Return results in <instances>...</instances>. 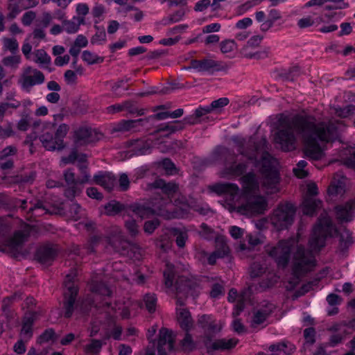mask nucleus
<instances>
[{
	"label": "nucleus",
	"mask_w": 355,
	"mask_h": 355,
	"mask_svg": "<svg viewBox=\"0 0 355 355\" xmlns=\"http://www.w3.org/2000/svg\"><path fill=\"white\" fill-rule=\"evenodd\" d=\"M333 232H336L337 230L334 227L331 218L321 214L309 239L311 250L306 249L302 245H297V240L291 238L280 241L277 246L269 251V255L275 260L277 266L285 268L290 261L292 250L297 246L293 254L292 277L288 282L287 290L294 289L300 282L302 277L313 270L315 266V259L313 251L319 252L324 246L326 239L332 236Z\"/></svg>",
	"instance_id": "nucleus-1"
},
{
	"label": "nucleus",
	"mask_w": 355,
	"mask_h": 355,
	"mask_svg": "<svg viewBox=\"0 0 355 355\" xmlns=\"http://www.w3.org/2000/svg\"><path fill=\"white\" fill-rule=\"evenodd\" d=\"M340 125V123L336 120L315 123V119L311 116L297 114L277 132L275 141L283 150H292L295 148L296 139L293 133L295 131L304 143L305 156L319 160L324 153L318 141L329 142L337 138Z\"/></svg>",
	"instance_id": "nucleus-2"
},
{
	"label": "nucleus",
	"mask_w": 355,
	"mask_h": 355,
	"mask_svg": "<svg viewBox=\"0 0 355 355\" xmlns=\"http://www.w3.org/2000/svg\"><path fill=\"white\" fill-rule=\"evenodd\" d=\"M245 202L238 207L243 214H263L267 207L266 199L258 195L259 184L254 173L250 172L242 177Z\"/></svg>",
	"instance_id": "nucleus-3"
},
{
	"label": "nucleus",
	"mask_w": 355,
	"mask_h": 355,
	"mask_svg": "<svg viewBox=\"0 0 355 355\" xmlns=\"http://www.w3.org/2000/svg\"><path fill=\"white\" fill-rule=\"evenodd\" d=\"M198 326L203 330L204 344L208 352L216 350L230 349L238 343V339L225 338L214 340V338L220 329L219 325L212 315H198L197 318Z\"/></svg>",
	"instance_id": "nucleus-4"
},
{
	"label": "nucleus",
	"mask_w": 355,
	"mask_h": 355,
	"mask_svg": "<svg viewBox=\"0 0 355 355\" xmlns=\"http://www.w3.org/2000/svg\"><path fill=\"white\" fill-rule=\"evenodd\" d=\"M76 273L68 274L64 281V290L62 308L64 317L66 318H70L76 310L78 311L79 307V302L77 301L78 289L73 282Z\"/></svg>",
	"instance_id": "nucleus-5"
},
{
	"label": "nucleus",
	"mask_w": 355,
	"mask_h": 355,
	"mask_svg": "<svg viewBox=\"0 0 355 355\" xmlns=\"http://www.w3.org/2000/svg\"><path fill=\"white\" fill-rule=\"evenodd\" d=\"M295 211L290 202L279 204L270 218L272 225L279 231L287 229L293 223Z\"/></svg>",
	"instance_id": "nucleus-6"
},
{
	"label": "nucleus",
	"mask_w": 355,
	"mask_h": 355,
	"mask_svg": "<svg viewBox=\"0 0 355 355\" xmlns=\"http://www.w3.org/2000/svg\"><path fill=\"white\" fill-rule=\"evenodd\" d=\"M272 156L266 150L262 152L261 157V173L263 175V184L268 189H275L279 182V176L277 171L273 166Z\"/></svg>",
	"instance_id": "nucleus-7"
},
{
	"label": "nucleus",
	"mask_w": 355,
	"mask_h": 355,
	"mask_svg": "<svg viewBox=\"0 0 355 355\" xmlns=\"http://www.w3.org/2000/svg\"><path fill=\"white\" fill-rule=\"evenodd\" d=\"M232 140L238 147V152L240 155L247 157L249 161L256 165L259 163L257 154L267 144L265 138L259 142L250 139L247 144L245 139L238 137H234Z\"/></svg>",
	"instance_id": "nucleus-8"
},
{
	"label": "nucleus",
	"mask_w": 355,
	"mask_h": 355,
	"mask_svg": "<svg viewBox=\"0 0 355 355\" xmlns=\"http://www.w3.org/2000/svg\"><path fill=\"white\" fill-rule=\"evenodd\" d=\"M30 236L29 230H18L7 241L6 248L12 257L17 258L21 254L24 243Z\"/></svg>",
	"instance_id": "nucleus-9"
},
{
	"label": "nucleus",
	"mask_w": 355,
	"mask_h": 355,
	"mask_svg": "<svg viewBox=\"0 0 355 355\" xmlns=\"http://www.w3.org/2000/svg\"><path fill=\"white\" fill-rule=\"evenodd\" d=\"M186 69H193L198 72H207L212 74L215 71H223L225 68L222 66L221 62L206 58L202 60H191L190 66Z\"/></svg>",
	"instance_id": "nucleus-10"
},
{
	"label": "nucleus",
	"mask_w": 355,
	"mask_h": 355,
	"mask_svg": "<svg viewBox=\"0 0 355 355\" xmlns=\"http://www.w3.org/2000/svg\"><path fill=\"white\" fill-rule=\"evenodd\" d=\"M307 192L311 196H308L304 200L302 211L305 215L313 216L320 209L322 201L313 197L318 194V187L315 183L308 184Z\"/></svg>",
	"instance_id": "nucleus-11"
},
{
	"label": "nucleus",
	"mask_w": 355,
	"mask_h": 355,
	"mask_svg": "<svg viewBox=\"0 0 355 355\" xmlns=\"http://www.w3.org/2000/svg\"><path fill=\"white\" fill-rule=\"evenodd\" d=\"M101 137L99 132L89 127H80L75 131V142L78 146L96 142Z\"/></svg>",
	"instance_id": "nucleus-12"
},
{
	"label": "nucleus",
	"mask_w": 355,
	"mask_h": 355,
	"mask_svg": "<svg viewBox=\"0 0 355 355\" xmlns=\"http://www.w3.org/2000/svg\"><path fill=\"white\" fill-rule=\"evenodd\" d=\"M44 80V75L42 72L33 69L31 67H28L21 77V87L29 91L34 85L43 83Z\"/></svg>",
	"instance_id": "nucleus-13"
},
{
	"label": "nucleus",
	"mask_w": 355,
	"mask_h": 355,
	"mask_svg": "<svg viewBox=\"0 0 355 355\" xmlns=\"http://www.w3.org/2000/svg\"><path fill=\"white\" fill-rule=\"evenodd\" d=\"M58 255L57 245L51 243L43 245L37 248L35 258L43 265L50 266Z\"/></svg>",
	"instance_id": "nucleus-14"
},
{
	"label": "nucleus",
	"mask_w": 355,
	"mask_h": 355,
	"mask_svg": "<svg viewBox=\"0 0 355 355\" xmlns=\"http://www.w3.org/2000/svg\"><path fill=\"white\" fill-rule=\"evenodd\" d=\"M174 343L175 339L172 331L166 328H162L159 330L157 343L158 355H168L167 352L173 349Z\"/></svg>",
	"instance_id": "nucleus-15"
},
{
	"label": "nucleus",
	"mask_w": 355,
	"mask_h": 355,
	"mask_svg": "<svg viewBox=\"0 0 355 355\" xmlns=\"http://www.w3.org/2000/svg\"><path fill=\"white\" fill-rule=\"evenodd\" d=\"M63 178L67 186L69 187L64 191L65 196L72 200L78 191V184H79L78 178H76V174L72 168H67L63 172Z\"/></svg>",
	"instance_id": "nucleus-16"
},
{
	"label": "nucleus",
	"mask_w": 355,
	"mask_h": 355,
	"mask_svg": "<svg viewBox=\"0 0 355 355\" xmlns=\"http://www.w3.org/2000/svg\"><path fill=\"white\" fill-rule=\"evenodd\" d=\"M126 146L132 155H143L150 153L151 144L147 140L137 139L128 141Z\"/></svg>",
	"instance_id": "nucleus-17"
},
{
	"label": "nucleus",
	"mask_w": 355,
	"mask_h": 355,
	"mask_svg": "<svg viewBox=\"0 0 355 355\" xmlns=\"http://www.w3.org/2000/svg\"><path fill=\"white\" fill-rule=\"evenodd\" d=\"M175 286L177 295L187 297L189 295H193L196 283L184 276H180L177 279Z\"/></svg>",
	"instance_id": "nucleus-18"
},
{
	"label": "nucleus",
	"mask_w": 355,
	"mask_h": 355,
	"mask_svg": "<svg viewBox=\"0 0 355 355\" xmlns=\"http://www.w3.org/2000/svg\"><path fill=\"white\" fill-rule=\"evenodd\" d=\"M151 205L155 210V214L164 216L172 213V201L170 198H154L151 200Z\"/></svg>",
	"instance_id": "nucleus-19"
},
{
	"label": "nucleus",
	"mask_w": 355,
	"mask_h": 355,
	"mask_svg": "<svg viewBox=\"0 0 355 355\" xmlns=\"http://www.w3.org/2000/svg\"><path fill=\"white\" fill-rule=\"evenodd\" d=\"M212 190L218 195H228L230 200H234L239 196V188L234 183H218L212 187Z\"/></svg>",
	"instance_id": "nucleus-20"
},
{
	"label": "nucleus",
	"mask_w": 355,
	"mask_h": 355,
	"mask_svg": "<svg viewBox=\"0 0 355 355\" xmlns=\"http://www.w3.org/2000/svg\"><path fill=\"white\" fill-rule=\"evenodd\" d=\"M177 321L180 328L184 331H190L194 324L190 311L187 309L180 308L176 310Z\"/></svg>",
	"instance_id": "nucleus-21"
},
{
	"label": "nucleus",
	"mask_w": 355,
	"mask_h": 355,
	"mask_svg": "<svg viewBox=\"0 0 355 355\" xmlns=\"http://www.w3.org/2000/svg\"><path fill=\"white\" fill-rule=\"evenodd\" d=\"M94 181L98 185L103 187L108 192H110L116 183V178L110 172L100 171L94 176Z\"/></svg>",
	"instance_id": "nucleus-22"
},
{
	"label": "nucleus",
	"mask_w": 355,
	"mask_h": 355,
	"mask_svg": "<svg viewBox=\"0 0 355 355\" xmlns=\"http://www.w3.org/2000/svg\"><path fill=\"white\" fill-rule=\"evenodd\" d=\"M355 209V201L351 200L343 205L336 207V218L341 222H348L352 220L353 211Z\"/></svg>",
	"instance_id": "nucleus-23"
},
{
	"label": "nucleus",
	"mask_w": 355,
	"mask_h": 355,
	"mask_svg": "<svg viewBox=\"0 0 355 355\" xmlns=\"http://www.w3.org/2000/svg\"><path fill=\"white\" fill-rule=\"evenodd\" d=\"M150 188L159 189L168 196L167 198L173 196L179 191V185L174 182H166L163 179H157L149 184Z\"/></svg>",
	"instance_id": "nucleus-24"
},
{
	"label": "nucleus",
	"mask_w": 355,
	"mask_h": 355,
	"mask_svg": "<svg viewBox=\"0 0 355 355\" xmlns=\"http://www.w3.org/2000/svg\"><path fill=\"white\" fill-rule=\"evenodd\" d=\"M130 209L141 219L148 218L155 215V210L151 202L144 203H134L130 206Z\"/></svg>",
	"instance_id": "nucleus-25"
},
{
	"label": "nucleus",
	"mask_w": 355,
	"mask_h": 355,
	"mask_svg": "<svg viewBox=\"0 0 355 355\" xmlns=\"http://www.w3.org/2000/svg\"><path fill=\"white\" fill-rule=\"evenodd\" d=\"M247 168V162H241L237 163L236 161L234 160V162L226 164L223 171V175L240 176L246 171Z\"/></svg>",
	"instance_id": "nucleus-26"
},
{
	"label": "nucleus",
	"mask_w": 355,
	"mask_h": 355,
	"mask_svg": "<svg viewBox=\"0 0 355 355\" xmlns=\"http://www.w3.org/2000/svg\"><path fill=\"white\" fill-rule=\"evenodd\" d=\"M148 121V119H139L137 120L123 121L119 123L116 127L114 128L112 132L121 131H129L135 129L139 125H144V123Z\"/></svg>",
	"instance_id": "nucleus-27"
},
{
	"label": "nucleus",
	"mask_w": 355,
	"mask_h": 355,
	"mask_svg": "<svg viewBox=\"0 0 355 355\" xmlns=\"http://www.w3.org/2000/svg\"><path fill=\"white\" fill-rule=\"evenodd\" d=\"M85 17H73L71 20H63L62 25L64 31L69 34H74L79 30L80 26L85 24Z\"/></svg>",
	"instance_id": "nucleus-28"
},
{
	"label": "nucleus",
	"mask_w": 355,
	"mask_h": 355,
	"mask_svg": "<svg viewBox=\"0 0 355 355\" xmlns=\"http://www.w3.org/2000/svg\"><path fill=\"white\" fill-rule=\"evenodd\" d=\"M207 110H203L202 107H199L197 108L194 113L191 115L187 116L184 118L183 121H181L184 125L185 124L188 125H195L200 123L201 121H204L206 119H208L209 117H204L206 115L205 112Z\"/></svg>",
	"instance_id": "nucleus-29"
},
{
	"label": "nucleus",
	"mask_w": 355,
	"mask_h": 355,
	"mask_svg": "<svg viewBox=\"0 0 355 355\" xmlns=\"http://www.w3.org/2000/svg\"><path fill=\"white\" fill-rule=\"evenodd\" d=\"M272 309L273 305L270 304L266 308L257 311L253 316L252 326L262 324L272 312Z\"/></svg>",
	"instance_id": "nucleus-30"
},
{
	"label": "nucleus",
	"mask_w": 355,
	"mask_h": 355,
	"mask_svg": "<svg viewBox=\"0 0 355 355\" xmlns=\"http://www.w3.org/2000/svg\"><path fill=\"white\" fill-rule=\"evenodd\" d=\"M40 140L43 146L48 150H58V142L55 137L49 132H45L40 137Z\"/></svg>",
	"instance_id": "nucleus-31"
},
{
	"label": "nucleus",
	"mask_w": 355,
	"mask_h": 355,
	"mask_svg": "<svg viewBox=\"0 0 355 355\" xmlns=\"http://www.w3.org/2000/svg\"><path fill=\"white\" fill-rule=\"evenodd\" d=\"M184 128V124L181 121H175L173 122L162 123L157 128V132H168V134L175 133L177 131Z\"/></svg>",
	"instance_id": "nucleus-32"
},
{
	"label": "nucleus",
	"mask_w": 355,
	"mask_h": 355,
	"mask_svg": "<svg viewBox=\"0 0 355 355\" xmlns=\"http://www.w3.org/2000/svg\"><path fill=\"white\" fill-rule=\"evenodd\" d=\"M216 254H217L218 257L223 258L225 256L227 255L230 249L226 243V239L223 236H217L216 237Z\"/></svg>",
	"instance_id": "nucleus-33"
},
{
	"label": "nucleus",
	"mask_w": 355,
	"mask_h": 355,
	"mask_svg": "<svg viewBox=\"0 0 355 355\" xmlns=\"http://www.w3.org/2000/svg\"><path fill=\"white\" fill-rule=\"evenodd\" d=\"M90 291L92 293L103 295L110 296L111 291L110 288L102 282L93 281L90 285Z\"/></svg>",
	"instance_id": "nucleus-34"
},
{
	"label": "nucleus",
	"mask_w": 355,
	"mask_h": 355,
	"mask_svg": "<svg viewBox=\"0 0 355 355\" xmlns=\"http://www.w3.org/2000/svg\"><path fill=\"white\" fill-rule=\"evenodd\" d=\"M180 345L182 350L186 352H190L196 349V343L189 331H185L184 336L181 340Z\"/></svg>",
	"instance_id": "nucleus-35"
},
{
	"label": "nucleus",
	"mask_w": 355,
	"mask_h": 355,
	"mask_svg": "<svg viewBox=\"0 0 355 355\" xmlns=\"http://www.w3.org/2000/svg\"><path fill=\"white\" fill-rule=\"evenodd\" d=\"M69 130V126L65 123L60 125L56 130L55 137L57 139V142H58V150H62L64 148L63 139L67 135Z\"/></svg>",
	"instance_id": "nucleus-36"
},
{
	"label": "nucleus",
	"mask_w": 355,
	"mask_h": 355,
	"mask_svg": "<svg viewBox=\"0 0 355 355\" xmlns=\"http://www.w3.org/2000/svg\"><path fill=\"white\" fill-rule=\"evenodd\" d=\"M229 102L230 101L227 98H220L216 101H212L209 105L202 107V108L203 110H207V111L205 112L206 114H207L212 112L220 110L223 107L226 106Z\"/></svg>",
	"instance_id": "nucleus-37"
},
{
	"label": "nucleus",
	"mask_w": 355,
	"mask_h": 355,
	"mask_svg": "<svg viewBox=\"0 0 355 355\" xmlns=\"http://www.w3.org/2000/svg\"><path fill=\"white\" fill-rule=\"evenodd\" d=\"M96 30V33L92 37L90 42L92 44H103L106 42V33L103 26H94Z\"/></svg>",
	"instance_id": "nucleus-38"
},
{
	"label": "nucleus",
	"mask_w": 355,
	"mask_h": 355,
	"mask_svg": "<svg viewBox=\"0 0 355 355\" xmlns=\"http://www.w3.org/2000/svg\"><path fill=\"white\" fill-rule=\"evenodd\" d=\"M82 58L83 61H85L89 65L101 63L104 60L103 57H100L96 54L87 50H85L83 52Z\"/></svg>",
	"instance_id": "nucleus-39"
},
{
	"label": "nucleus",
	"mask_w": 355,
	"mask_h": 355,
	"mask_svg": "<svg viewBox=\"0 0 355 355\" xmlns=\"http://www.w3.org/2000/svg\"><path fill=\"white\" fill-rule=\"evenodd\" d=\"M125 207L123 204L116 202L111 201L105 206V212L109 216H114L122 211Z\"/></svg>",
	"instance_id": "nucleus-40"
},
{
	"label": "nucleus",
	"mask_w": 355,
	"mask_h": 355,
	"mask_svg": "<svg viewBox=\"0 0 355 355\" xmlns=\"http://www.w3.org/2000/svg\"><path fill=\"white\" fill-rule=\"evenodd\" d=\"M301 74L300 69L298 66H294L288 70H284L280 73V76L285 80L293 81Z\"/></svg>",
	"instance_id": "nucleus-41"
},
{
	"label": "nucleus",
	"mask_w": 355,
	"mask_h": 355,
	"mask_svg": "<svg viewBox=\"0 0 355 355\" xmlns=\"http://www.w3.org/2000/svg\"><path fill=\"white\" fill-rule=\"evenodd\" d=\"M171 234L176 237L175 243L179 248H183L185 245V242L188 238L186 231H183L179 228H173Z\"/></svg>",
	"instance_id": "nucleus-42"
},
{
	"label": "nucleus",
	"mask_w": 355,
	"mask_h": 355,
	"mask_svg": "<svg viewBox=\"0 0 355 355\" xmlns=\"http://www.w3.org/2000/svg\"><path fill=\"white\" fill-rule=\"evenodd\" d=\"M103 347V342L97 339H92L90 343L84 347V351L86 353L98 354Z\"/></svg>",
	"instance_id": "nucleus-43"
},
{
	"label": "nucleus",
	"mask_w": 355,
	"mask_h": 355,
	"mask_svg": "<svg viewBox=\"0 0 355 355\" xmlns=\"http://www.w3.org/2000/svg\"><path fill=\"white\" fill-rule=\"evenodd\" d=\"M287 347V344L286 343H278L277 345H272L270 346L269 349L271 352H276L277 353H274L272 355H280L281 354H291L295 347L293 345H291L288 351H286V348Z\"/></svg>",
	"instance_id": "nucleus-44"
},
{
	"label": "nucleus",
	"mask_w": 355,
	"mask_h": 355,
	"mask_svg": "<svg viewBox=\"0 0 355 355\" xmlns=\"http://www.w3.org/2000/svg\"><path fill=\"white\" fill-rule=\"evenodd\" d=\"M44 213L47 212V209L44 207L42 201L38 200L36 203H35L33 206H31L28 211V214H30V217L33 216H40Z\"/></svg>",
	"instance_id": "nucleus-45"
},
{
	"label": "nucleus",
	"mask_w": 355,
	"mask_h": 355,
	"mask_svg": "<svg viewBox=\"0 0 355 355\" xmlns=\"http://www.w3.org/2000/svg\"><path fill=\"white\" fill-rule=\"evenodd\" d=\"M109 243L116 252L125 254L128 250V243L125 241L116 239L114 241H110Z\"/></svg>",
	"instance_id": "nucleus-46"
},
{
	"label": "nucleus",
	"mask_w": 355,
	"mask_h": 355,
	"mask_svg": "<svg viewBox=\"0 0 355 355\" xmlns=\"http://www.w3.org/2000/svg\"><path fill=\"white\" fill-rule=\"evenodd\" d=\"M200 227V231L199 232V234L201 237L207 240H212L214 239H216V236L214 230L209 227L207 224L202 223Z\"/></svg>",
	"instance_id": "nucleus-47"
},
{
	"label": "nucleus",
	"mask_w": 355,
	"mask_h": 355,
	"mask_svg": "<svg viewBox=\"0 0 355 355\" xmlns=\"http://www.w3.org/2000/svg\"><path fill=\"white\" fill-rule=\"evenodd\" d=\"M146 307L148 312L153 313L156 309L157 297L155 294H146L144 298Z\"/></svg>",
	"instance_id": "nucleus-48"
},
{
	"label": "nucleus",
	"mask_w": 355,
	"mask_h": 355,
	"mask_svg": "<svg viewBox=\"0 0 355 355\" xmlns=\"http://www.w3.org/2000/svg\"><path fill=\"white\" fill-rule=\"evenodd\" d=\"M125 227L130 235L132 237L137 236L139 233V225L135 219L130 218L125 220Z\"/></svg>",
	"instance_id": "nucleus-49"
},
{
	"label": "nucleus",
	"mask_w": 355,
	"mask_h": 355,
	"mask_svg": "<svg viewBox=\"0 0 355 355\" xmlns=\"http://www.w3.org/2000/svg\"><path fill=\"white\" fill-rule=\"evenodd\" d=\"M69 212L76 220L80 219L85 215V210L76 202H73L70 205Z\"/></svg>",
	"instance_id": "nucleus-50"
},
{
	"label": "nucleus",
	"mask_w": 355,
	"mask_h": 355,
	"mask_svg": "<svg viewBox=\"0 0 355 355\" xmlns=\"http://www.w3.org/2000/svg\"><path fill=\"white\" fill-rule=\"evenodd\" d=\"M336 114L341 118L348 117L355 114V105H348L343 108H338L336 110Z\"/></svg>",
	"instance_id": "nucleus-51"
},
{
	"label": "nucleus",
	"mask_w": 355,
	"mask_h": 355,
	"mask_svg": "<svg viewBox=\"0 0 355 355\" xmlns=\"http://www.w3.org/2000/svg\"><path fill=\"white\" fill-rule=\"evenodd\" d=\"M160 225V221L157 218L147 220L144 223V230L145 233L151 234Z\"/></svg>",
	"instance_id": "nucleus-52"
},
{
	"label": "nucleus",
	"mask_w": 355,
	"mask_h": 355,
	"mask_svg": "<svg viewBox=\"0 0 355 355\" xmlns=\"http://www.w3.org/2000/svg\"><path fill=\"white\" fill-rule=\"evenodd\" d=\"M185 14V12L183 9L179 10L176 11L175 13L169 16L166 19H164V25H168L173 23L178 22L182 19V18L184 17Z\"/></svg>",
	"instance_id": "nucleus-53"
},
{
	"label": "nucleus",
	"mask_w": 355,
	"mask_h": 355,
	"mask_svg": "<svg viewBox=\"0 0 355 355\" xmlns=\"http://www.w3.org/2000/svg\"><path fill=\"white\" fill-rule=\"evenodd\" d=\"M36 57L35 62L40 64H49L51 62V58L48 55L44 49H37L35 52Z\"/></svg>",
	"instance_id": "nucleus-54"
},
{
	"label": "nucleus",
	"mask_w": 355,
	"mask_h": 355,
	"mask_svg": "<svg viewBox=\"0 0 355 355\" xmlns=\"http://www.w3.org/2000/svg\"><path fill=\"white\" fill-rule=\"evenodd\" d=\"M124 110L128 111L130 114H137L141 116L144 114V110H139L135 103L131 101H124Z\"/></svg>",
	"instance_id": "nucleus-55"
},
{
	"label": "nucleus",
	"mask_w": 355,
	"mask_h": 355,
	"mask_svg": "<svg viewBox=\"0 0 355 355\" xmlns=\"http://www.w3.org/2000/svg\"><path fill=\"white\" fill-rule=\"evenodd\" d=\"M4 47L9 50L12 53H15L19 48L17 41L15 38H5L3 40Z\"/></svg>",
	"instance_id": "nucleus-56"
},
{
	"label": "nucleus",
	"mask_w": 355,
	"mask_h": 355,
	"mask_svg": "<svg viewBox=\"0 0 355 355\" xmlns=\"http://www.w3.org/2000/svg\"><path fill=\"white\" fill-rule=\"evenodd\" d=\"M316 283L314 282H309L307 284H303L300 289L295 292L293 298L296 299L305 295L313 288V286Z\"/></svg>",
	"instance_id": "nucleus-57"
},
{
	"label": "nucleus",
	"mask_w": 355,
	"mask_h": 355,
	"mask_svg": "<svg viewBox=\"0 0 355 355\" xmlns=\"http://www.w3.org/2000/svg\"><path fill=\"white\" fill-rule=\"evenodd\" d=\"M250 276L255 278L261 276L265 272V268L259 263L254 262L251 265Z\"/></svg>",
	"instance_id": "nucleus-58"
},
{
	"label": "nucleus",
	"mask_w": 355,
	"mask_h": 355,
	"mask_svg": "<svg viewBox=\"0 0 355 355\" xmlns=\"http://www.w3.org/2000/svg\"><path fill=\"white\" fill-rule=\"evenodd\" d=\"M55 336V331L53 329H46L39 337L37 342L39 343H42L45 342H48L50 340L53 338Z\"/></svg>",
	"instance_id": "nucleus-59"
},
{
	"label": "nucleus",
	"mask_w": 355,
	"mask_h": 355,
	"mask_svg": "<svg viewBox=\"0 0 355 355\" xmlns=\"http://www.w3.org/2000/svg\"><path fill=\"white\" fill-rule=\"evenodd\" d=\"M262 40V37H260L259 35H255L252 37L248 42L246 46H245L243 49L242 52L244 53V52L247 50L248 47L251 48H255L258 46Z\"/></svg>",
	"instance_id": "nucleus-60"
},
{
	"label": "nucleus",
	"mask_w": 355,
	"mask_h": 355,
	"mask_svg": "<svg viewBox=\"0 0 355 355\" xmlns=\"http://www.w3.org/2000/svg\"><path fill=\"white\" fill-rule=\"evenodd\" d=\"M346 239H345L344 234H340V248L342 250H346L350 243H352V237L351 236L349 232H345Z\"/></svg>",
	"instance_id": "nucleus-61"
},
{
	"label": "nucleus",
	"mask_w": 355,
	"mask_h": 355,
	"mask_svg": "<svg viewBox=\"0 0 355 355\" xmlns=\"http://www.w3.org/2000/svg\"><path fill=\"white\" fill-rule=\"evenodd\" d=\"M17 148L15 146H9L0 152V161L6 159L8 156L15 155Z\"/></svg>",
	"instance_id": "nucleus-62"
},
{
	"label": "nucleus",
	"mask_w": 355,
	"mask_h": 355,
	"mask_svg": "<svg viewBox=\"0 0 355 355\" xmlns=\"http://www.w3.org/2000/svg\"><path fill=\"white\" fill-rule=\"evenodd\" d=\"M92 306V302L89 300H83L79 302V307L78 311L80 313H87Z\"/></svg>",
	"instance_id": "nucleus-63"
},
{
	"label": "nucleus",
	"mask_w": 355,
	"mask_h": 355,
	"mask_svg": "<svg viewBox=\"0 0 355 355\" xmlns=\"http://www.w3.org/2000/svg\"><path fill=\"white\" fill-rule=\"evenodd\" d=\"M315 330L313 327H309L304 330V336L307 343L313 344L315 342Z\"/></svg>",
	"instance_id": "nucleus-64"
}]
</instances>
